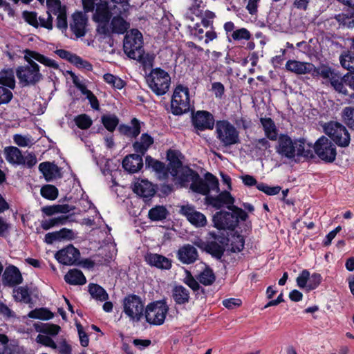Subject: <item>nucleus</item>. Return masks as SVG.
<instances>
[{"mask_svg":"<svg viewBox=\"0 0 354 354\" xmlns=\"http://www.w3.org/2000/svg\"><path fill=\"white\" fill-rule=\"evenodd\" d=\"M142 44V33L137 29H133L124 37V51L129 58L138 60L145 66H151V61L145 60Z\"/></svg>","mask_w":354,"mask_h":354,"instance_id":"nucleus-4","label":"nucleus"},{"mask_svg":"<svg viewBox=\"0 0 354 354\" xmlns=\"http://www.w3.org/2000/svg\"><path fill=\"white\" fill-rule=\"evenodd\" d=\"M184 282L194 291H196L200 288V285L198 283L199 281L195 279L190 272H187V275L185 278Z\"/></svg>","mask_w":354,"mask_h":354,"instance_id":"nucleus-63","label":"nucleus"},{"mask_svg":"<svg viewBox=\"0 0 354 354\" xmlns=\"http://www.w3.org/2000/svg\"><path fill=\"white\" fill-rule=\"evenodd\" d=\"M250 32L245 28H241L233 32L232 37L235 40L249 39L250 38Z\"/></svg>","mask_w":354,"mask_h":354,"instance_id":"nucleus-61","label":"nucleus"},{"mask_svg":"<svg viewBox=\"0 0 354 354\" xmlns=\"http://www.w3.org/2000/svg\"><path fill=\"white\" fill-rule=\"evenodd\" d=\"M36 341L37 343H39L46 346L50 347L53 349H56L57 348V344L53 340V339L47 335H43L39 334L37 335Z\"/></svg>","mask_w":354,"mask_h":354,"instance_id":"nucleus-56","label":"nucleus"},{"mask_svg":"<svg viewBox=\"0 0 354 354\" xmlns=\"http://www.w3.org/2000/svg\"><path fill=\"white\" fill-rule=\"evenodd\" d=\"M22 281L21 274L16 266L11 265L6 268L2 275V282L4 286L13 287L21 283Z\"/></svg>","mask_w":354,"mask_h":354,"instance_id":"nucleus-22","label":"nucleus"},{"mask_svg":"<svg viewBox=\"0 0 354 354\" xmlns=\"http://www.w3.org/2000/svg\"><path fill=\"white\" fill-rule=\"evenodd\" d=\"M146 167H151L153 170L158 173H165V165L153 158L147 156L145 158Z\"/></svg>","mask_w":354,"mask_h":354,"instance_id":"nucleus-49","label":"nucleus"},{"mask_svg":"<svg viewBox=\"0 0 354 354\" xmlns=\"http://www.w3.org/2000/svg\"><path fill=\"white\" fill-rule=\"evenodd\" d=\"M39 169L48 181L52 180L59 175L58 167L49 162H41L39 166Z\"/></svg>","mask_w":354,"mask_h":354,"instance_id":"nucleus-30","label":"nucleus"},{"mask_svg":"<svg viewBox=\"0 0 354 354\" xmlns=\"http://www.w3.org/2000/svg\"><path fill=\"white\" fill-rule=\"evenodd\" d=\"M24 59L27 62V64L20 66L16 69L17 77L22 86L35 85L43 78L40 73V67L34 60L47 67L59 69V65L55 60L36 51L25 50Z\"/></svg>","mask_w":354,"mask_h":354,"instance_id":"nucleus-1","label":"nucleus"},{"mask_svg":"<svg viewBox=\"0 0 354 354\" xmlns=\"http://www.w3.org/2000/svg\"><path fill=\"white\" fill-rule=\"evenodd\" d=\"M153 143V138L147 133H143L140 140L133 143V147L135 151L141 153V155H144Z\"/></svg>","mask_w":354,"mask_h":354,"instance_id":"nucleus-35","label":"nucleus"},{"mask_svg":"<svg viewBox=\"0 0 354 354\" xmlns=\"http://www.w3.org/2000/svg\"><path fill=\"white\" fill-rule=\"evenodd\" d=\"M342 117L344 123L354 130V108L345 107L342 111Z\"/></svg>","mask_w":354,"mask_h":354,"instance_id":"nucleus-46","label":"nucleus"},{"mask_svg":"<svg viewBox=\"0 0 354 354\" xmlns=\"http://www.w3.org/2000/svg\"><path fill=\"white\" fill-rule=\"evenodd\" d=\"M172 297L177 304H185L189 301V291L183 286H176L172 290Z\"/></svg>","mask_w":354,"mask_h":354,"instance_id":"nucleus-31","label":"nucleus"},{"mask_svg":"<svg viewBox=\"0 0 354 354\" xmlns=\"http://www.w3.org/2000/svg\"><path fill=\"white\" fill-rule=\"evenodd\" d=\"M148 215L151 221H162L166 218L167 210L163 206H156L149 211Z\"/></svg>","mask_w":354,"mask_h":354,"instance_id":"nucleus-43","label":"nucleus"},{"mask_svg":"<svg viewBox=\"0 0 354 354\" xmlns=\"http://www.w3.org/2000/svg\"><path fill=\"white\" fill-rule=\"evenodd\" d=\"M146 81L151 90L157 95H165L169 90L171 77L167 72L156 68L146 76Z\"/></svg>","mask_w":354,"mask_h":354,"instance_id":"nucleus-8","label":"nucleus"},{"mask_svg":"<svg viewBox=\"0 0 354 354\" xmlns=\"http://www.w3.org/2000/svg\"><path fill=\"white\" fill-rule=\"evenodd\" d=\"M205 203L211 205L216 209H220L223 206H226L228 209H232L234 203V198L227 191L221 192L216 196L205 195Z\"/></svg>","mask_w":354,"mask_h":354,"instance_id":"nucleus-16","label":"nucleus"},{"mask_svg":"<svg viewBox=\"0 0 354 354\" xmlns=\"http://www.w3.org/2000/svg\"><path fill=\"white\" fill-rule=\"evenodd\" d=\"M169 307L165 301H158L147 306L146 320L150 324L161 325L164 323Z\"/></svg>","mask_w":354,"mask_h":354,"instance_id":"nucleus-12","label":"nucleus"},{"mask_svg":"<svg viewBox=\"0 0 354 354\" xmlns=\"http://www.w3.org/2000/svg\"><path fill=\"white\" fill-rule=\"evenodd\" d=\"M47 4L52 15L57 16V28L62 31L66 30L68 24L65 7L62 6L59 0H47Z\"/></svg>","mask_w":354,"mask_h":354,"instance_id":"nucleus-15","label":"nucleus"},{"mask_svg":"<svg viewBox=\"0 0 354 354\" xmlns=\"http://www.w3.org/2000/svg\"><path fill=\"white\" fill-rule=\"evenodd\" d=\"M103 77L106 83L111 84L114 88L117 89H121L125 85V82L121 78L114 76L112 74H104Z\"/></svg>","mask_w":354,"mask_h":354,"instance_id":"nucleus-48","label":"nucleus"},{"mask_svg":"<svg viewBox=\"0 0 354 354\" xmlns=\"http://www.w3.org/2000/svg\"><path fill=\"white\" fill-rule=\"evenodd\" d=\"M66 282L71 285H84L86 282V277L81 270H70L64 276Z\"/></svg>","mask_w":354,"mask_h":354,"instance_id":"nucleus-32","label":"nucleus"},{"mask_svg":"<svg viewBox=\"0 0 354 354\" xmlns=\"http://www.w3.org/2000/svg\"><path fill=\"white\" fill-rule=\"evenodd\" d=\"M317 156L324 162H333L337 156L336 147L331 140L326 136L319 138L314 145Z\"/></svg>","mask_w":354,"mask_h":354,"instance_id":"nucleus-11","label":"nucleus"},{"mask_svg":"<svg viewBox=\"0 0 354 354\" xmlns=\"http://www.w3.org/2000/svg\"><path fill=\"white\" fill-rule=\"evenodd\" d=\"M87 21L88 18L82 12H76L72 15L70 28L77 37L85 35Z\"/></svg>","mask_w":354,"mask_h":354,"instance_id":"nucleus-21","label":"nucleus"},{"mask_svg":"<svg viewBox=\"0 0 354 354\" xmlns=\"http://www.w3.org/2000/svg\"><path fill=\"white\" fill-rule=\"evenodd\" d=\"M120 131L127 136L136 138L140 133V126L139 121L136 118L131 120V126L121 125L119 128Z\"/></svg>","mask_w":354,"mask_h":354,"instance_id":"nucleus-37","label":"nucleus"},{"mask_svg":"<svg viewBox=\"0 0 354 354\" xmlns=\"http://www.w3.org/2000/svg\"><path fill=\"white\" fill-rule=\"evenodd\" d=\"M12 97V93L10 89L0 86V105L8 104Z\"/></svg>","mask_w":354,"mask_h":354,"instance_id":"nucleus-57","label":"nucleus"},{"mask_svg":"<svg viewBox=\"0 0 354 354\" xmlns=\"http://www.w3.org/2000/svg\"><path fill=\"white\" fill-rule=\"evenodd\" d=\"M28 317L32 319L49 320L53 317V313L47 308H40L31 310L28 314Z\"/></svg>","mask_w":354,"mask_h":354,"instance_id":"nucleus-41","label":"nucleus"},{"mask_svg":"<svg viewBox=\"0 0 354 354\" xmlns=\"http://www.w3.org/2000/svg\"><path fill=\"white\" fill-rule=\"evenodd\" d=\"M325 133L339 147H346L351 141L350 133L345 126L339 122L330 121L324 124Z\"/></svg>","mask_w":354,"mask_h":354,"instance_id":"nucleus-9","label":"nucleus"},{"mask_svg":"<svg viewBox=\"0 0 354 354\" xmlns=\"http://www.w3.org/2000/svg\"><path fill=\"white\" fill-rule=\"evenodd\" d=\"M317 77H322L324 80L323 83L330 85L337 93L344 95H348V92L345 86L347 85V80L349 77L348 73L342 76L335 69L328 65L322 64L317 67L316 70Z\"/></svg>","mask_w":354,"mask_h":354,"instance_id":"nucleus-5","label":"nucleus"},{"mask_svg":"<svg viewBox=\"0 0 354 354\" xmlns=\"http://www.w3.org/2000/svg\"><path fill=\"white\" fill-rule=\"evenodd\" d=\"M252 145L256 149L261 151H265L270 147V144L267 138L255 139L253 140Z\"/></svg>","mask_w":354,"mask_h":354,"instance_id":"nucleus-60","label":"nucleus"},{"mask_svg":"<svg viewBox=\"0 0 354 354\" xmlns=\"http://www.w3.org/2000/svg\"><path fill=\"white\" fill-rule=\"evenodd\" d=\"M133 192L140 197L149 198L154 195L156 190L153 184L147 180L138 179L134 184Z\"/></svg>","mask_w":354,"mask_h":354,"instance_id":"nucleus-25","label":"nucleus"},{"mask_svg":"<svg viewBox=\"0 0 354 354\" xmlns=\"http://www.w3.org/2000/svg\"><path fill=\"white\" fill-rule=\"evenodd\" d=\"M73 64L79 68H84L87 71H91L93 69L92 65L88 62L82 59L77 55L74 58Z\"/></svg>","mask_w":354,"mask_h":354,"instance_id":"nucleus-64","label":"nucleus"},{"mask_svg":"<svg viewBox=\"0 0 354 354\" xmlns=\"http://www.w3.org/2000/svg\"><path fill=\"white\" fill-rule=\"evenodd\" d=\"M257 188L259 191H261L269 196L276 195L279 194L280 190L281 189V187L279 186L270 187L263 183H258L257 185Z\"/></svg>","mask_w":354,"mask_h":354,"instance_id":"nucleus-53","label":"nucleus"},{"mask_svg":"<svg viewBox=\"0 0 354 354\" xmlns=\"http://www.w3.org/2000/svg\"><path fill=\"white\" fill-rule=\"evenodd\" d=\"M208 234L214 241L208 243L205 250L214 257L221 258L223 254L224 249L223 246L217 243L216 241H218L220 243L223 244L226 241V238L225 236L218 235L214 232H209Z\"/></svg>","mask_w":354,"mask_h":354,"instance_id":"nucleus-23","label":"nucleus"},{"mask_svg":"<svg viewBox=\"0 0 354 354\" xmlns=\"http://www.w3.org/2000/svg\"><path fill=\"white\" fill-rule=\"evenodd\" d=\"M41 195L47 199L55 200L58 196V190L54 185H46L41 187Z\"/></svg>","mask_w":354,"mask_h":354,"instance_id":"nucleus-47","label":"nucleus"},{"mask_svg":"<svg viewBox=\"0 0 354 354\" xmlns=\"http://www.w3.org/2000/svg\"><path fill=\"white\" fill-rule=\"evenodd\" d=\"M14 297L17 301L29 304L31 301V297L27 287H19L13 291Z\"/></svg>","mask_w":354,"mask_h":354,"instance_id":"nucleus-44","label":"nucleus"},{"mask_svg":"<svg viewBox=\"0 0 354 354\" xmlns=\"http://www.w3.org/2000/svg\"><path fill=\"white\" fill-rule=\"evenodd\" d=\"M23 17L25 21L30 25L35 28L39 26V21L37 20V15L36 12L24 11L23 12Z\"/></svg>","mask_w":354,"mask_h":354,"instance_id":"nucleus-58","label":"nucleus"},{"mask_svg":"<svg viewBox=\"0 0 354 354\" xmlns=\"http://www.w3.org/2000/svg\"><path fill=\"white\" fill-rule=\"evenodd\" d=\"M145 260L150 266L159 269L169 270L171 267V260L158 254H148Z\"/></svg>","mask_w":354,"mask_h":354,"instance_id":"nucleus-28","label":"nucleus"},{"mask_svg":"<svg viewBox=\"0 0 354 354\" xmlns=\"http://www.w3.org/2000/svg\"><path fill=\"white\" fill-rule=\"evenodd\" d=\"M335 19L344 26L348 28L354 27V11L339 14L335 17Z\"/></svg>","mask_w":354,"mask_h":354,"instance_id":"nucleus-45","label":"nucleus"},{"mask_svg":"<svg viewBox=\"0 0 354 354\" xmlns=\"http://www.w3.org/2000/svg\"><path fill=\"white\" fill-rule=\"evenodd\" d=\"M61 328L58 325L53 324H41V329H37V332L50 335H56L60 331Z\"/></svg>","mask_w":354,"mask_h":354,"instance_id":"nucleus-51","label":"nucleus"},{"mask_svg":"<svg viewBox=\"0 0 354 354\" xmlns=\"http://www.w3.org/2000/svg\"><path fill=\"white\" fill-rule=\"evenodd\" d=\"M95 12L93 14V20L98 23L97 31L100 35H109V20L111 15L109 10L108 4L106 1L95 4Z\"/></svg>","mask_w":354,"mask_h":354,"instance_id":"nucleus-13","label":"nucleus"},{"mask_svg":"<svg viewBox=\"0 0 354 354\" xmlns=\"http://www.w3.org/2000/svg\"><path fill=\"white\" fill-rule=\"evenodd\" d=\"M142 166V158L139 154H131L127 156L122 161L123 168L130 173L138 171Z\"/></svg>","mask_w":354,"mask_h":354,"instance_id":"nucleus-26","label":"nucleus"},{"mask_svg":"<svg viewBox=\"0 0 354 354\" xmlns=\"http://www.w3.org/2000/svg\"><path fill=\"white\" fill-rule=\"evenodd\" d=\"M340 63L342 66L348 70L351 73H354V57L349 54L345 55L340 57Z\"/></svg>","mask_w":354,"mask_h":354,"instance_id":"nucleus-54","label":"nucleus"},{"mask_svg":"<svg viewBox=\"0 0 354 354\" xmlns=\"http://www.w3.org/2000/svg\"><path fill=\"white\" fill-rule=\"evenodd\" d=\"M124 313L131 321L138 322L143 316L144 304L140 297L129 295L123 300Z\"/></svg>","mask_w":354,"mask_h":354,"instance_id":"nucleus-14","label":"nucleus"},{"mask_svg":"<svg viewBox=\"0 0 354 354\" xmlns=\"http://www.w3.org/2000/svg\"><path fill=\"white\" fill-rule=\"evenodd\" d=\"M193 125L197 130L212 129L214 125L213 115L206 111H199L192 118Z\"/></svg>","mask_w":354,"mask_h":354,"instance_id":"nucleus-20","label":"nucleus"},{"mask_svg":"<svg viewBox=\"0 0 354 354\" xmlns=\"http://www.w3.org/2000/svg\"><path fill=\"white\" fill-rule=\"evenodd\" d=\"M14 142L19 146L21 147H30L33 142L32 140L30 137L24 136L19 134H16L13 138Z\"/></svg>","mask_w":354,"mask_h":354,"instance_id":"nucleus-55","label":"nucleus"},{"mask_svg":"<svg viewBox=\"0 0 354 354\" xmlns=\"http://www.w3.org/2000/svg\"><path fill=\"white\" fill-rule=\"evenodd\" d=\"M180 212L181 214L184 215L193 225L197 227H203L207 223L205 216L201 212L196 211L192 205H187L182 206Z\"/></svg>","mask_w":354,"mask_h":354,"instance_id":"nucleus-17","label":"nucleus"},{"mask_svg":"<svg viewBox=\"0 0 354 354\" xmlns=\"http://www.w3.org/2000/svg\"><path fill=\"white\" fill-rule=\"evenodd\" d=\"M168 159L169 163L167 166V171L172 176H177L182 168H185L182 165L181 161L176 157L173 151L168 153Z\"/></svg>","mask_w":354,"mask_h":354,"instance_id":"nucleus-36","label":"nucleus"},{"mask_svg":"<svg viewBox=\"0 0 354 354\" xmlns=\"http://www.w3.org/2000/svg\"><path fill=\"white\" fill-rule=\"evenodd\" d=\"M260 122L266 138L270 140H277L278 133L274 121L270 118H261Z\"/></svg>","mask_w":354,"mask_h":354,"instance_id":"nucleus-29","label":"nucleus"},{"mask_svg":"<svg viewBox=\"0 0 354 354\" xmlns=\"http://www.w3.org/2000/svg\"><path fill=\"white\" fill-rule=\"evenodd\" d=\"M3 155L6 160L12 165H24V156L21 151L16 147H6L3 149Z\"/></svg>","mask_w":354,"mask_h":354,"instance_id":"nucleus-27","label":"nucleus"},{"mask_svg":"<svg viewBox=\"0 0 354 354\" xmlns=\"http://www.w3.org/2000/svg\"><path fill=\"white\" fill-rule=\"evenodd\" d=\"M180 262L185 264H190L195 262L198 257L196 249L190 244H187L179 248L177 253Z\"/></svg>","mask_w":354,"mask_h":354,"instance_id":"nucleus-24","label":"nucleus"},{"mask_svg":"<svg viewBox=\"0 0 354 354\" xmlns=\"http://www.w3.org/2000/svg\"><path fill=\"white\" fill-rule=\"evenodd\" d=\"M129 28V24L120 16L114 17L109 25L110 34H124Z\"/></svg>","mask_w":354,"mask_h":354,"instance_id":"nucleus-34","label":"nucleus"},{"mask_svg":"<svg viewBox=\"0 0 354 354\" xmlns=\"http://www.w3.org/2000/svg\"><path fill=\"white\" fill-rule=\"evenodd\" d=\"M101 120L104 127L110 132H113L119 123L118 118L114 114L104 115Z\"/></svg>","mask_w":354,"mask_h":354,"instance_id":"nucleus-42","label":"nucleus"},{"mask_svg":"<svg viewBox=\"0 0 354 354\" xmlns=\"http://www.w3.org/2000/svg\"><path fill=\"white\" fill-rule=\"evenodd\" d=\"M216 138L220 144L228 147L240 143L239 132L228 120H218L215 124Z\"/></svg>","mask_w":354,"mask_h":354,"instance_id":"nucleus-7","label":"nucleus"},{"mask_svg":"<svg viewBox=\"0 0 354 354\" xmlns=\"http://www.w3.org/2000/svg\"><path fill=\"white\" fill-rule=\"evenodd\" d=\"M48 17L47 19L39 17V25H40L41 27H44L45 28H47L48 30H52L53 29V17L52 13L50 11V7H48V11L47 12Z\"/></svg>","mask_w":354,"mask_h":354,"instance_id":"nucleus-62","label":"nucleus"},{"mask_svg":"<svg viewBox=\"0 0 354 354\" xmlns=\"http://www.w3.org/2000/svg\"><path fill=\"white\" fill-rule=\"evenodd\" d=\"M88 292L93 298L101 301H106L109 298L106 290L97 284H90L88 286Z\"/></svg>","mask_w":354,"mask_h":354,"instance_id":"nucleus-40","label":"nucleus"},{"mask_svg":"<svg viewBox=\"0 0 354 354\" xmlns=\"http://www.w3.org/2000/svg\"><path fill=\"white\" fill-rule=\"evenodd\" d=\"M175 177L181 187H189L193 192L202 195H207L211 190L216 193L220 190L218 179L210 173H207L203 180L197 172L186 167L182 168L179 174Z\"/></svg>","mask_w":354,"mask_h":354,"instance_id":"nucleus-2","label":"nucleus"},{"mask_svg":"<svg viewBox=\"0 0 354 354\" xmlns=\"http://www.w3.org/2000/svg\"><path fill=\"white\" fill-rule=\"evenodd\" d=\"M197 280L204 286H210L215 281L216 277L213 270L210 268L206 267L198 274Z\"/></svg>","mask_w":354,"mask_h":354,"instance_id":"nucleus-39","label":"nucleus"},{"mask_svg":"<svg viewBox=\"0 0 354 354\" xmlns=\"http://www.w3.org/2000/svg\"><path fill=\"white\" fill-rule=\"evenodd\" d=\"M0 84L13 89L15 87L14 71L12 68L0 71Z\"/></svg>","mask_w":354,"mask_h":354,"instance_id":"nucleus-38","label":"nucleus"},{"mask_svg":"<svg viewBox=\"0 0 354 354\" xmlns=\"http://www.w3.org/2000/svg\"><path fill=\"white\" fill-rule=\"evenodd\" d=\"M286 68L294 73L298 75H304L310 73L314 77H317L315 67L313 64L302 62L297 60H288L286 64Z\"/></svg>","mask_w":354,"mask_h":354,"instance_id":"nucleus-19","label":"nucleus"},{"mask_svg":"<svg viewBox=\"0 0 354 354\" xmlns=\"http://www.w3.org/2000/svg\"><path fill=\"white\" fill-rule=\"evenodd\" d=\"M114 4V9H117L118 11L115 12L118 15L125 14L130 7L128 0H111Z\"/></svg>","mask_w":354,"mask_h":354,"instance_id":"nucleus-52","label":"nucleus"},{"mask_svg":"<svg viewBox=\"0 0 354 354\" xmlns=\"http://www.w3.org/2000/svg\"><path fill=\"white\" fill-rule=\"evenodd\" d=\"M56 259L64 265H73L78 263L80 253L73 245L59 250L55 255Z\"/></svg>","mask_w":354,"mask_h":354,"instance_id":"nucleus-18","label":"nucleus"},{"mask_svg":"<svg viewBox=\"0 0 354 354\" xmlns=\"http://www.w3.org/2000/svg\"><path fill=\"white\" fill-rule=\"evenodd\" d=\"M232 212L221 211L216 212L213 216L214 226L218 230H234L237 225L239 219L245 221L247 213L241 208L233 207Z\"/></svg>","mask_w":354,"mask_h":354,"instance_id":"nucleus-6","label":"nucleus"},{"mask_svg":"<svg viewBox=\"0 0 354 354\" xmlns=\"http://www.w3.org/2000/svg\"><path fill=\"white\" fill-rule=\"evenodd\" d=\"M190 109L189 88L181 84L174 89L171 101V110L173 114L178 115L187 112Z\"/></svg>","mask_w":354,"mask_h":354,"instance_id":"nucleus-10","label":"nucleus"},{"mask_svg":"<svg viewBox=\"0 0 354 354\" xmlns=\"http://www.w3.org/2000/svg\"><path fill=\"white\" fill-rule=\"evenodd\" d=\"M310 272L307 270H304L297 278V284L301 288H308L307 281L309 280Z\"/></svg>","mask_w":354,"mask_h":354,"instance_id":"nucleus-59","label":"nucleus"},{"mask_svg":"<svg viewBox=\"0 0 354 354\" xmlns=\"http://www.w3.org/2000/svg\"><path fill=\"white\" fill-rule=\"evenodd\" d=\"M312 145L304 139L292 140L288 135L281 134L278 139L277 152L281 156L293 159L295 156L308 157L311 155Z\"/></svg>","mask_w":354,"mask_h":354,"instance_id":"nucleus-3","label":"nucleus"},{"mask_svg":"<svg viewBox=\"0 0 354 354\" xmlns=\"http://www.w3.org/2000/svg\"><path fill=\"white\" fill-rule=\"evenodd\" d=\"M74 209L73 206L68 204H59L43 207L41 212L46 216H50L56 214H67Z\"/></svg>","mask_w":354,"mask_h":354,"instance_id":"nucleus-33","label":"nucleus"},{"mask_svg":"<svg viewBox=\"0 0 354 354\" xmlns=\"http://www.w3.org/2000/svg\"><path fill=\"white\" fill-rule=\"evenodd\" d=\"M75 122L76 125L82 129H87L92 124V120L86 114H82L77 116L75 118Z\"/></svg>","mask_w":354,"mask_h":354,"instance_id":"nucleus-50","label":"nucleus"}]
</instances>
